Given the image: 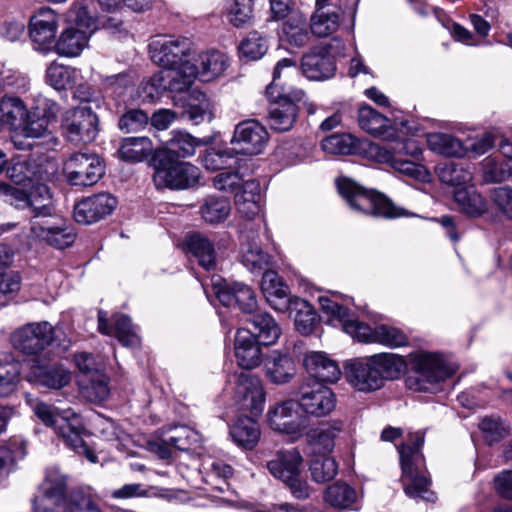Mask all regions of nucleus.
I'll use <instances>...</instances> for the list:
<instances>
[{
	"label": "nucleus",
	"mask_w": 512,
	"mask_h": 512,
	"mask_svg": "<svg viewBox=\"0 0 512 512\" xmlns=\"http://www.w3.org/2000/svg\"><path fill=\"white\" fill-rule=\"evenodd\" d=\"M62 132L73 143H90L98 134V117L91 107L83 105L65 112Z\"/></svg>",
	"instance_id": "10"
},
{
	"label": "nucleus",
	"mask_w": 512,
	"mask_h": 512,
	"mask_svg": "<svg viewBox=\"0 0 512 512\" xmlns=\"http://www.w3.org/2000/svg\"><path fill=\"white\" fill-rule=\"evenodd\" d=\"M261 289L270 306L280 312H284L285 306L292 299V297H289L288 286L273 270H266L263 273Z\"/></svg>",
	"instance_id": "30"
},
{
	"label": "nucleus",
	"mask_w": 512,
	"mask_h": 512,
	"mask_svg": "<svg viewBox=\"0 0 512 512\" xmlns=\"http://www.w3.org/2000/svg\"><path fill=\"white\" fill-rule=\"evenodd\" d=\"M67 478L57 470L46 473L33 500L34 512H65L67 508Z\"/></svg>",
	"instance_id": "11"
},
{
	"label": "nucleus",
	"mask_w": 512,
	"mask_h": 512,
	"mask_svg": "<svg viewBox=\"0 0 512 512\" xmlns=\"http://www.w3.org/2000/svg\"><path fill=\"white\" fill-rule=\"evenodd\" d=\"M454 199L459 208L471 217L482 215L487 208L486 201L473 185L456 189Z\"/></svg>",
	"instance_id": "46"
},
{
	"label": "nucleus",
	"mask_w": 512,
	"mask_h": 512,
	"mask_svg": "<svg viewBox=\"0 0 512 512\" xmlns=\"http://www.w3.org/2000/svg\"><path fill=\"white\" fill-rule=\"evenodd\" d=\"M374 342L389 347H401L407 345L408 338L401 329L381 324L374 328Z\"/></svg>",
	"instance_id": "61"
},
{
	"label": "nucleus",
	"mask_w": 512,
	"mask_h": 512,
	"mask_svg": "<svg viewBox=\"0 0 512 512\" xmlns=\"http://www.w3.org/2000/svg\"><path fill=\"white\" fill-rule=\"evenodd\" d=\"M241 261L252 273H260L267 270L271 263V257L257 243L253 242L243 250Z\"/></svg>",
	"instance_id": "58"
},
{
	"label": "nucleus",
	"mask_w": 512,
	"mask_h": 512,
	"mask_svg": "<svg viewBox=\"0 0 512 512\" xmlns=\"http://www.w3.org/2000/svg\"><path fill=\"white\" fill-rule=\"evenodd\" d=\"M250 321L255 331L253 334L262 345L268 346L276 343L281 335V328L270 314L253 315Z\"/></svg>",
	"instance_id": "44"
},
{
	"label": "nucleus",
	"mask_w": 512,
	"mask_h": 512,
	"mask_svg": "<svg viewBox=\"0 0 512 512\" xmlns=\"http://www.w3.org/2000/svg\"><path fill=\"white\" fill-rule=\"evenodd\" d=\"M358 495L356 490L344 482H335L330 485L324 495L325 501L334 508L348 509L356 501Z\"/></svg>",
	"instance_id": "52"
},
{
	"label": "nucleus",
	"mask_w": 512,
	"mask_h": 512,
	"mask_svg": "<svg viewBox=\"0 0 512 512\" xmlns=\"http://www.w3.org/2000/svg\"><path fill=\"white\" fill-rule=\"evenodd\" d=\"M1 121L6 117L9 124L15 129L23 125L29 116L28 109L22 99L17 96L5 95L0 100Z\"/></svg>",
	"instance_id": "54"
},
{
	"label": "nucleus",
	"mask_w": 512,
	"mask_h": 512,
	"mask_svg": "<svg viewBox=\"0 0 512 512\" xmlns=\"http://www.w3.org/2000/svg\"><path fill=\"white\" fill-rule=\"evenodd\" d=\"M282 31L285 41L293 47H303L310 40L307 19L300 14L291 15L283 24Z\"/></svg>",
	"instance_id": "47"
},
{
	"label": "nucleus",
	"mask_w": 512,
	"mask_h": 512,
	"mask_svg": "<svg viewBox=\"0 0 512 512\" xmlns=\"http://www.w3.org/2000/svg\"><path fill=\"white\" fill-rule=\"evenodd\" d=\"M230 212L231 204L225 197L208 196L200 206L201 217L210 224L224 222Z\"/></svg>",
	"instance_id": "49"
},
{
	"label": "nucleus",
	"mask_w": 512,
	"mask_h": 512,
	"mask_svg": "<svg viewBox=\"0 0 512 512\" xmlns=\"http://www.w3.org/2000/svg\"><path fill=\"white\" fill-rule=\"evenodd\" d=\"M309 470L315 482L326 483L337 475L338 464L334 458L321 454L310 461Z\"/></svg>",
	"instance_id": "57"
},
{
	"label": "nucleus",
	"mask_w": 512,
	"mask_h": 512,
	"mask_svg": "<svg viewBox=\"0 0 512 512\" xmlns=\"http://www.w3.org/2000/svg\"><path fill=\"white\" fill-rule=\"evenodd\" d=\"M297 403L306 414L324 417L335 409L336 397L329 387L315 382L301 387Z\"/></svg>",
	"instance_id": "18"
},
{
	"label": "nucleus",
	"mask_w": 512,
	"mask_h": 512,
	"mask_svg": "<svg viewBox=\"0 0 512 512\" xmlns=\"http://www.w3.org/2000/svg\"><path fill=\"white\" fill-rule=\"evenodd\" d=\"M268 140L265 126L255 119H248L235 126L230 143L237 155L254 156L264 150Z\"/></svg>",
	"instance_id": "16"
},
{
	"label": "nucleus",
	"mask_w": 512,
	"mask_h": 512,
	"mask_svg": "<svg viewBox=\"0 0 512 512\" xmlns=\"http://www.w3.org/2000/svg\"><path fill=\"white\" fill-rule=\"evenodd\" d=\"M116 205V199L110 194L87 197L74 206V218L80 224H92L109 215Z\"/></svg>",
	"instance_id": "22"
},
{
	"label": "nucleus",
	"mask_w": 512,
	"mask_h": 512,
	"mask_svg": "<svg viewBox=\"0 0 512 512\" xmlns=\"http://www.w3.org/2000/svg\"><path fill=\"white\" fill-rule=\"evenodd\" d=\"M253 418L252 415L238 418L230 430L234 442L246 449L254 448L260 439L259 425Z\"/></svg>",
	"instance_id": "40"
},
{
	"label": "nucleus",
	"mask_w": 512,
	"mask_h": 512,
	"mask_svg": "<svg viewBox=\"0 0 512 512\" xmlns=\"http://www.w3.org/2000/svg\"><path fill=\"white\" fill-rule=\"evenodd\" d=\"M227 66L228 59L226 55L213 50L201 53L196 58L192 57L191 63L184 65L179 72L187 90L194 79L198 78L202 82L212 81L219 77Z\"/></svg>",
	"instance_id": "12"
},
{
	"label": "nucleus",
	"mask_w": 512,
	"mask_h": 512,
	"mask_svg": "<svg viewBox=\"0 0 512 512\" xmlns=\"http://www.w3.org/2000/svg\"><path fill=\"white\" fill-rule=\"evenodd\" d=\"M185 90L183 100V114L188 117V119L195 124H199L205 120L206 117L211 116V105L206 97V95L197 90L193 89L191 91Z\"/></svg>",
	"instance_id": "39"
},
{
	"label": "nucleus",
	"mask_w": 512,
	"mask_h": 512,
	"mask_svg": "<svg viewBox=\"0 0 512 512\" xmlns=\"http://www.w3.org/2000/svg\"><path fill=\"white\" fill-rule=\"evenodd\" d=\"M436 172L441 182L455 187V190L471 186L472 172L463 165L452 162L446 163L438 166Z\"/></svg>",
	"instance_id": "51"
},
{
	"label": "nucleus",
	"mask_w": 512,
	"mask_h": 512,
	"mask_svg": "<svg viewBox=\"0 0 512 512\" xmlns=\"http://www.w3.org/2000/svg\"><path fill=\"white\" fill-rule=\"evenodd\" d=\"M35 416L47 427H52L75 453L84 455L90 462L96 463L97 456L85 443V432L81 418L71 409L59 411L52 405L37 399L30 401Z\"/></svg>",
	"instance_id": "3"
},
{
	"label": "nucleus",
	"mask_w": 512,
	"mask_h": 512,
	"mask_svg": "<svg viewBox=\"0 0 512 512\" xmlns=\"http://www.w3.org/2000/svg\"><path fill=\"white\" fill-rule=\"evenodd\" d=\"M405 360L397 354L380 353L367 358H356L344 366L348 383L358 391L373 392L386 380L397 379L405 370Z\"/></svg>",
	"instance_id": "1"
},
{
	"label": "nucleus",
	"mask_w": 512,
	"mask_h": 512,
	"mask_svg": "<svg viewBox=\"0 0 512 512\" xmlns=\"http://www.w3.org/2000/svg\"><path fill=\"white\" fill-rule=\"evenodd\" d=\"M303 457L297 448L282 449L267 461L266 467L271 475L283 482L291 494L300 500L311 496L312 488L301 476Z\"/></svg>",
	"instance_id": "6"
},
{
	"label": "nucleus",
	"mask_w": 512,
	"mask_h": 512,
	"mask_svg": "<svg viewBox=\"0 0 512 512\" xmlns=\"http://www.w3.org/2000/svg\"><path fill=\"white\" fill-rule=\"evenodd\" d=\"M233 400L239 410L249 412L253 417L260 416L264 409L265 392L259 377L247 372L237 375Z\"/></svg>",
	"instance_id": "15"
},
{
	"label": "nucleus",
	"mask_w": 512,
	"mask_h": 512,
	"mask_svg": "<svg viewBox=\"0 0 512 512\" xmlns=\"http://www.w3.org/2000/svg\"><path fill=\"white\" fill-rule=\"evenodd\" d=\"M67 508L69 512H102L92 495L80 489L70 493Z\"/></svg>",
	"instance_id": "64"
},
{
	"label": "nucleus",
	"mask_w": 512,
	"mask_h": 512,
	"mask_svg": "<svg viewBox=\"0 0 512 512\" xmlns=\"http://www.w3.org/2000/svg\"><path fill=\"white\" fill-rule=\"evenodd\" d=\"M27 380L49 389H61L71 381L70 372L61 364H43L33 361Z\"/></svg>",
	"instance_id": "24"
},
{
	"label": "nucleus",
	"mask_w": 512,
	"mask_h": 512,
	"mask_svg": "<svg viewBox=\"0 0 512 512\" xmlns=\"http://www.w3.org/2000/svg\"><path fill=\"white\" fill-rule=\"evenodd\" d=\"M20 363L10 353H0V397L8 395L18 382Z\"/></svg>",
	"instance_id": "53"
},
{
	"label": "nucleus",
	"mask_w": 512,
	"mask_h": 512,
	"mask_svg": "<svg viewBox=\"0 0 512 512\" xmlns=\"http://www.w3.org/2000/svg\"><path fill=\"white\" fill-rule=\"evenodd\" d=\"M28 237L58 249L70 246L75 240L73 229L64 222L56 223L49 221L31 220Z\"/></svg>",
	"instance_id": "21"
},
{
	"label": "nucleus",
	"mask_w": 512,
	"mask_h": 512,
	"mask_svg": "<svg viewBox=\"0 0 512 512\" xmlns=\"http://www.w3.org/2000/svg\"><path fill=\"white\" fill-rule=\"evenodd\" d=\"M343 430L344 423L340 419L322 423L308 434L309 443L315 452L329 455L335 447V440Z\"/></svg>",
	"instance_id": "31"
},
{
	"label": "nucleus",
	"mask_w": 512,
	"mask_h": 512,
	"mask_svg": "<svg viewBox=\"0 0 512 512\" xmlns=\"http://www.w3.org/2000/svg\"><path fill=\"white\" fill-rule=\"evenodd\" d=\"M316 6L317 9L311 17V31L318 37H328L339 28L342 9L329 2L318 3V0Z\"/></svg>",
	"instance_id": "29"
},
{
	"label": "nucleus",
	"mask_w": 512,
	"mask_h": 512,
	"mask_svg": "<svg viewBox=\"0 0 512 512\" xmlns=\"http://www.w3.org/2000/svg\"><path fill=\"white\" fill-rule=\"evenodd\" d=\"M262 343L247 329L237 330L234 342L235 357L237 363L243 369H253L262 362Z\"/></svg>",
	"instance_id": "25"
},
{
	"label": "nucleus",
	"mask_w": 512,
	"mask_h": 512,
	"mask_svg": "<svg viewBox=\"0 0 512 512\" xmlns=\"http://www.w3.org/2000/svg\"><path fill=\"white\" fill-rule=\"evenodd\" d=\"M358 123L362 130L386 141H393L396 129L390 120L371 106L365 105L358 110Z\"/></svg>",
	"instance_id": "28"
},
{
	"label": "nucleus",
	"mask_w": 512,
	"mask_h": 512,
	"mask_svg": "<svg viewBox=\"0 0 512 512\" xmlns=\"http://www.w3.org/2000/svg\"><path fill=\"white\" fill-rule=\"evenodd\" d=\"M201 161L207 170L217 171L234 167L238 162V158L232 147L224 149L211 148L205 152Z\"/></svg>",
	"instance_id": "56"
},
{
	"label": "nucleus",
	"mask_w": 512,
	"mask_h": 512,
	"mask_svg": "<svg viewBox=\"0 0 512 512\" xmlns=\"http://www.w3.org/2000/svg\"><path fill=\"white\" fill-rule=\"evenodd\" d=\"M151 58L164 70H182L184 65L191 63V42L187 38H161L150 44Z\"/></svg>",
	"instance_id": "9"
},
{
	"label": "nucleus",
	"mask_w": 512,
	"mask_h": 512,
	"mask_svg": "<svg viewBox=\"0 0 512 512\" xmlns=\"http://www.w3.org/2000/svg\"><path fill=\"white\" fill-rule=\"evenodd\" d=\"M266 374L272 382L282 384L295 375V365L292 358L285 353L273 351L265 363Z\"/></svg>",
	"instance_id": "37"
},
{
	"label": "nucleus",
	"mask_w": 512,
	"mask_h": 512,
	"mask_svg": "<svg viewBox=\"0 0 512 512\" xmlns=\"http://www.w3.org/2000/svg\"><path fill=\"white\" fill-rule=\"evenodd\" d=\"M213 290L218 300L227 307L238 306L247 314H252L257 308L254 291L246 284L234 282L227 283L221 279L213 282Z\"/></svg>",
	"instance_id": "19"
},
{
	"label": "nucleus",
	"mask_w": 512,
	"mask_h": 512,
	"mask_svg": "<svg viewBox=\"0 0 512 512\" xmlns=\"http://www.w3.org/2000/svg\"><path fill=\"white\" fill-rule=\"evenodd\" d=\"M113 335L122 345L127 347H135L140 343L131 319L126 315H116L114 317Z\"/></svg>",
	"instance_id": "63"
},
{
	"label": "nucleus",
	"mask_w": 512,
	"mask_h": 512,
	"mask_svg": "<svg viewBox=\"0 0 512 512\" xmlns=\"http://www.w3.org/2000/svg\"><path fill=\"white\" fill-rule=\"evenodd\" d=\"M153 180L158 188L184 190L194 187L200 170L189 162L180 161L169 153H157Z\"/></svg>",
	"instance_id": "7"
},
{
	"label": "nucleus",
	"mask_w": 512,
	"mask_h": 512,
	"mask_svg": "<svg viewBox=\"0 0 512 512\" xmlns=\"http://www.w3.org/2000/svg\"><path fill=\"white\" fill-rule=\"evenodd\" d=\"M253 0H226V17L236 28H244L253 21Z\"/></svg>",
	"instance_id": "50"
},
{
	"label": "nucleus",
	"mask_w": 512,
	"mask_h": 512,
	"mask_svg": "<svg viewBox=\"0 0 512 512\" xmlns=\"http://www.w3.org/2000/svg\"><path fill=\"white\" fill-rule=\"evenodd\" d=\"M27 208L34 214L32 220L51 217L54 213V206L50 188L42 183H32L28 192Z\"/></svg>",
	"instance_id": "35"
},
{
	"label": "nucleus",
	"mask_w": 512,
	"mask_h": 512,
	"mask_svg": "<svg viewBox=\"0 0 512 512\" xmlns=\"http://www.w3.org/2000/svg\"><path fill=\"white\" fill-rule=\"evenodd\" d=\"M302 72L311 80H325L336 70L335 60L325 47L315 48L302 58Z\"/></svg>",
	"instance_id": "26"
},
{
	"label": "nucleus",
	"mask_w": 512,
	"mask_h": 512,
	"mask_svg": "<svg viewBox=\"0 0 512 512\" xmlns=\"http://www.w3.org/2000/svg\"><path fill=\"white\" fill-rule=\"evenodd\" d=\"M322 149L328 154L349 155L357 148V139L349 134H332L322 140Z\"/></svg>",
	"instance_id": "59"
},
{
	"label": "nucleus",
	"mask_w": 512,
	"mask_h": 512,
	"mask_svg": "<svg viewBox=\"0 0 512 512\" xmlns=\"http://www.w3.org/2000/svg\"><path fill=\"white\" fill-rule=\"evenodd\" d=\"M270 427L284 434H297L302 430L299 405L292 400L283 401L270 407L267 413Z\"/></svg>",
	"instance_id": "23"
},
{
	"label": "nucleus",
	"mask_w": 512,
	"mask_h": 512,
	"mask_svg": "<svg viewBox=\"0 0 512 512\" xmlns=\"http://www.w3.org/2000/svg\"><path fill=\"white\" fill-rule=\"evenodd\" d=\"M410 441L411 444H403L398 448L404 491L410 498L434 502L436 497L429 489L430 480L426 475L425 461L421 453L424 433L419 431L412 434Z\"/></svg>",
	"instance_id": "4"
},
{
	"label": "nucleus",
	"mask_w": 512,
	"mask_h": 512,
	"mask_svg": "<svg viewBox=\"0 0 512 512\" xmlns=\"http://www.w3.org/2000/svg\"><path fill=\"white\" fill-rule=\"evenodd\" d=\"M79 76V71L73 67L52 62L46 70V82L56 90L71 88Z\"/></svg>",
	"instance_id": "48"
},
{
	"label": "nucleus",
	"mask_w": 512,
	"mask_h": 512,
	"mask_svg": "<svg viewBox=\"0 0 512 512\" xmlns=\"http://www.w3.org/2000/svg\"><path fill=\"white\" fill-rule=\"evenodd\" d=\"M78 382L85 397L91 401H103L109 395L107 379L99 371H95L88 377L79 378Z\"/></svg>",
	"instance_id": "55"
},
{
	"label": "nucleus",
	"mask_w": 512,
	"mask_h": 512,
	"mask_svg": "<svg viewBox=\"0 0 512 512\" xmlns=\"http://www.w3.org/2000/svg\"><path fill=\"white\" fill-rule=\"evenodd\" d=\"M186 90L180 72L177 70H162L154 74L144 85L146 97H159L164 91L184 92Z\"/></svg>",
	"instance_id": "32"
},
{
	"label": "nucleus",
	"mask_w": 512,
	"mask_h": 512,
	"mask_svg": "<svg viewBox=\"0 0 512 512\" xmlns=\"http://www.w3.org/2000/svg\"><path fill=\"white\" fill-rule=\"evenodd\" d=\"M282 72L285 75L298 74L296 62L289 58H284L277 62L273 81L266 88V96L270 101L268 109V124L276 132H287L295 124L298 116V107L296 101H301L304 92L300 89H286L278 83Z\"/></svg>",
	"instance_id": "2"
},
{
	"label": "nucleus",
	"mask_w": 512,
	"mask_h": 512,
	"mask_svg": "<svg viewBox=\"0 0 512 512\" xmlns=\"http://www.w3.org/2000/svg\"><path fill=\"white\" fill-rule=\"evenodd\" d=\"M426 141L431 151L446 157H461L467 150L459 139L447 133H429Z\"/></svg>",
	"instance_id": "43"
},
{
	"label": "nucleus",
	"mask_w": 512,
	"mask_h": 512,
	"mask_svg": "<svg viewBox=\"0 0 512 512\" xmlns=\"http://www.w3.org/2000/svg\"><path fill=\"white\" fill-rule=\"evenodd\" d=\"M16 130L21 131L24 138H31L37 142V145L45 149H53L57 145V138L48 129V119L45 117H36L29 114L23 125H19Z\"/></svg>",
	"instance_id": "33"
},
{
	"label": "nucleus",
	"mask_w": 512,
	"mask_h": 512,
	"mask_svg": "<svg viewBox=\"0 0 512 512\" xmlns=\"http://www.w3.org/2000/svg\"><path fill=\"white\" fill-rule=\"evenodd\" d=\"M163 432L174 449L188 450L198 441V434L187 426H175Z\"/></svg>",
	"instance_id": "62"
},
{
	"label": "nucleus",
	"mask_w": 512,
	"mask_h": 512,
	"mask_svg": "<svg viewBox=\"0 0 512 512\" xmlns=\"http://www.w3.org/2000/svg\"><path fill=\"white\" fill-rule=\"evenodd\" d=\"M91 35L89 31H83L79 28H67L61 33L55 44L56 51L62 56L76 57L87 46Z\"/></svg>",
	"instance_id": "36"
},
{
	"label": "nucleus",
	"mask_w": 512,
	"mask_h": 512,
	"mask_svg": "<svg viewBox=\"0 0 512 512\" xmlns=\"http://www.w3.org/2000/svg\"><path fill=\"white\" fill-rule=\"evenodd\" d=\"M68 182L75 186H92L104 175V165L95 153L75 152L63 163Z\"/></svg>",
	"instance_id": "8"
},
{
	"label": "nucleus",
	"mask_w": 512,
	"mask_h": 512,
	"mask_svg": "<svg viewBox=\"0 0 512 512\" xmlns=\"http://www.w3.org/2000/svg\"><path fill=\"white\" fill-rule=\"evenodd\" d=\"M188 251L198 260L206 270L216 266V251L213 243L201 233H193L186 239Z\"/></svg>",
	"instance_id": "38"
},
{
	"label": "nucleus",
	"mask_w": 512,
	"mask_h": 512,
	"mask_svg": "<svg viewBox=\"0 0 512 512\" xmlns=\"http://www.w3.org/2000/svg\"><path fill=\"white\" fill-rule=\"evenodd\" d=\"M97 29H104L119 39L129 35V26L123 17L120 4L111 9H101V13L97 16Z\"/></svg>",
	"instance_id": "41"
},
{
	"label": "nucleus",
	"mask_w": 512,
	"mask_h": 512,
	"mask_svg": "<svg viewBox=\"0 0 512 512\" xmlns=\"http://www.w3.org/2000/svg\"><path fill=\"white\" fill-rule=\"evenodd\" d=\"M340 195L355 211L375 217L387 219L403 215V210L396 207L387 197L374 190H367L350 178L341 177L337 180Z\"/></svg>",
	"instance_id": "5"
},
{
	"label": "nucleus",
	"mask_w": 512,
	"mask_h": 512,
	"mask_svg": "<svg viewBox=\"0 0 512 512\" xmlns=\"http://www.w3.org/2000/svg\"><path fill=\"white\" fill-rule=\"evenodd\" d=\"M413 369L416 376L409 379L414 381L418 391H429L430 385L443 381L452 374L444 359L437 353H419L414 357Z\"/></svg>",
	"instance_id": "14"
},
{
	"label": "nucleus",
	"mask_w": 512,
	"mask_h": 512,
	"mask_svg": "<svg viewBox=\"0 0 512 512\" xmlns=\"http://www.w3.org/2000/svg\"><path fill=\"white\" fill-rule=\"evenodd\" d=\"M319 304L332 325H341L347 334L361 342H374V329L366 323L351 318L346 306L326 296L319 297Z\"/></svg>",
	"instance_id": "13"
},
{
	"label": "nucleus",
	"mask_w": 512,
	"mask_h": 512,
	"mask_svg": "<svg viewBox=\"0 0 512 512\" xmlns=\"http://www.w3.org/2000/svg\"><path fill=\"white\" fill-rule=\"evenodd\" d=\"M200 144L201 141L191 134L180 130H173L167 141V149L159 153H169L172 157L186 158L194 155L196 148Z\"/></svg>",
	"instance_id": "45"
},
{
	"label": "nucleus",
	"mask_w": 512,
	"mask_h": 512,
	"mask_svg": "<svg viewBox=\"0 0 512 512\" xmlns=\"http://www.w3.org/2000/svg\"><path fill=\"white\" fill-rule=\"evenodd\" d=\"M100 85L106 93L121 96L134 83L131 72L123 71L113 75H100Z\"/></svg>",
	"instance_id": "60"
},
{
	"label": "nucleus",
	"mask_w": 512,
	"mask_h": 512,
	"mask_svg": "<svg viewBox=\"0 0 512 512\" xmlns=\"http://www.w3.org/2000/svg\"><path fill=\"white\" fill-rule=\"evenodd\" d=\"M153 151L152 141L148 137H128L121 141L119 157L126 162H141Z\"/></svg>",
	"instance_id": "42"
},
{
	"label": "nucleus",
	"mask_w": 512,
	"mask_h": 512,
	"mask_svg": "<svg viewBox=\"0 0 512 512\" xmlns=\"http://www.w3.org/2000/svg\"><path fill=\"white\" fill-rule=\"evenodd\" d=\"M53 340V327L46 321L27 324L17 329L11 336L13 346L30 355L42 352Z\"/></svg>",
	"instance_id": "17"
},
{
	"label": "nucleus",
	"mask_w": 512,
	"mask_h": 512,
	"mask_svg": "<svg viewBox=\"0 0 512 512\" xmlns=\"http://www.w3.org/2000/svg\"><path fill=\"white\" fill-rule=\"evenodd\" d=\"M284 312L294 319L296 330L302 335H309L317 322V314L312 305L299 297H292Z\"/></svg>",
	"instance_id": "34"
},
{
	"label": "nucleus",
	"mask_w": 512,
	"mask_h": 512,
	"mask_svg": "<svg viewBox=\"0 0 512 512\" xmlns=\"http://www.w3.org/2000/svg\"><path fill=\"white\" fill-rule=\"evenodd\" d=\"M304 367L308 374L320 382L334 383L340 379L341 370L337 362L324 352L311 351L305 355Z\"/></svg>",
	"instance_id": "27"
},
{
	"label": "nucleus",
	"mask_w": 512,
	"mask_h": 512,
	"mask_svg": "<svg viewBox=\"0 0 512 512\" xmlns=\"http://www.w3.org/2000/svg\"><path fill=\"white\" fill-rule=\"evenodd\" d=\"M58 27L57 14L48 7L40 8L31 18L29 33L37 49L46 52L54 43Z\"/></svg>",
	"instance_id": "20"
}]
</instances>
